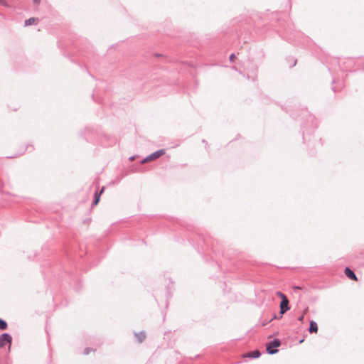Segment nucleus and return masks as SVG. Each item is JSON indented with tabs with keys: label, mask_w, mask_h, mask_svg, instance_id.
Here are the masks:
<instances>
[{
	"label": "nucleus",
	"mask_w": 364,
	"mask_h": 364,
	"mask_svg": "<svg viewBox=\"0 0 364 364\" xmlns=\"http://www.w3.org/2000/svg\"><path fill=\"white\" fill-rule=\"evenodd\" d=\"M277 295L282 299V301L279 305L280 314H284L290 309L289 305V301L287 297L283 293L278 291L277 293Z\"/></svg>",
	"instance_id": "nucleus-1"
},
{
	"label": "nucleus",
	"mask_w": 364,
	"mask_h": 364,
	"mask_svg": "<svg viewBox=\"0 0 364 364\" xmlns=\"http://www.w3.org/2000/svg\"><path fill=\"white\" fill-rule=\"evenodd\" d=\"M165 152L166 151L164 149L158 150V151H155L154 153L151 154V155H149V156H147L146 158H145L142 161V164L155 160V159L159 158L160 156H161L162 155H164L165 154Z\"/></svg>",
	"instance_id": "nucleus-2"
},
{
	"label": "nucleus",
	"mask_w": 364,
	"mask_h": 364,
	"mask_svg": "<svg viewBox=\"0 0 364 364\" xmlns=\"http://www.w3.org/2000/svg\"><path fill=\"white\" fill-rule=\"evenodd\" d=\"M281 343L279 340L276 339L273 342L269 343L267 345V350L269 354H274L277 352V350L272 349L277 348L280 346Z\"/></svg>",
	"instance_id": "nucleus-3"
},
{
	"label": "nucleus",
	"mask_w": 364,
	"mask_h": 364,
	"mask_svg": "<svg viewBox=\"0 0 364 364\" xmlns=\"http://www.w3.org/2000/svg\"><path fill=\"white\" fill-rule=\"evenodd\" d=\"M6 343H11V336L8 333H4L0 336V348H4Z\"/></svg>",
	"instance_id": "nucleus-4"
},
{
	"label": "nucleus",
	"mask_w": 364,
	"mask_h": 364,
	"mask_svg": "<svg viewBox=\"0 0 364 364\" xmlns=\"http://www.w3.org/2000/svg\"><path fill=\"white\" fill-rule=\"evenodd\" d=\"M261 353L259 350H256L254 351L249 352L242 355L243 358H257L260 356Z\"/></svg>",
	"instance_id": "nucleus-5"
},
{
	"label": "nucleus",
	"mask_w": 364,
	"mask_h": 364,
	"mask_svg": "<svg viewBox=\"0 0 364 364\" xmlns=\"http://www.w3.org/2000/svg\"><path fill=\"white\" fill-rule=\"evenodd\" d=\"M345 274H346V277H348L349 279H353L354 281L358 280L356 275L348 267H346L345 269Z\"/></svg>",
	"instance_id": "nucleus-6"
},
{
	"label": "nucleus",
	"mask_w": 364,
	"mask_h": 364,
	"mask_svg": "<svg viewBox=\"0 0 364 364\" xmlns=\"http://www.w3.org/2000/svg\"><path fill=\"white\" fill-rule=\"evenodd\" d=\"M309 333H316L318 332V326L316 324V322L311 321L310 322V326H309Z\"/></svg>",
	"instance_id": "nucleus-7"
},
{
	"label": "nucleus",
	"mask_w": 364,
	"mask_h": 364,
	"mask_svg": "<svg viewBox=\"0 0 364 364\" xmlns=\"http://www.w3.org/2000/svg\"><path fill=\"white\" fill-rule=\"evenodd\" d=\"M37 22H38V18L32 17L25 21V26H28L36 23Z\"/></svg>",
	"instance_id": "nucleus-8"
},
{
	"label": "nucleus",
	"mask_w": 364,
	"mask_h": 364,
	"mask_svg": "<svg viewBox=\"0 0 364 364\" xmlns=\"http://www.w3.org/2000/svg\"><path fill=\"white\" fill-rule=\"evenodd\" d=\"M104 191H105V188L102 187L101 191H100V192L99 193H95V202H94L95 205H97L99 203L100 195H101V193H102L104 192Z\"/></svg>",
	"instance_id": "nucleus-9"
},
{
	"label": "nucleus",
	"mask_w": 364,
	"mask_h": 364,
	"mask_svg": "<svg viewBox=\"0 0 364 364\" xmlns=\"http://www.w3.org/2000/svg\"><path fill=\"white\" fill-rule=\"evenodd\" d=\"M8 327L7 323L3 319L0 318V330H6Z\"/></svg>",
	"instance_id": "nucleus-10"
},
{
	"label": "nucleus",
	"mask_w": 364,
	"mask_h": 364,
	"mask_svg": "<svg viewBox=\"0 0 364 364\" xmlns=\"http://www.w3.org/2000/svg\"><path fill=\"white\" fill-rule=\"evenodd\" d=\"M0 4L4 6H9V4H8L6 0H0Z\"/></svg>",
	"instance_id": "nucleus-11"
},
{
	"label": "nucleus",
	"mask_w": 364,
	"mask_h": 364,
	"mask_svg": "<svg viewBox=\"0 0 364 364\" xmlns=\"http://www.w3.org/2000/svg\"><path fill=\"white\" fill-rule=\"evenodd\" d=\"M235 59H236V56H235V54H231V55H230V60L231 62H234Z\"/></svg>",
	"instance_id": "nucleus-12"
},
{
	"label": "nucleus",
	"mask_w": 364,
	"mask_h": 364,
	"mask_svg": "<svg viewBox=\"0 0 364 364\" xmlns=\"http://www.w3.org/2000/svg\"><path fill=\"white\" fill-rule=\"evenodd\" d=\"M33 1L37 6H38L41 3V0H33Z\"/></svg>",
	"instance_id": "nucleus-13"
},
{
	"label": "nucleus",
	"mask_w": 364,
	"mask_h": 364,
	"mask_svg": "<svg viewBox=\"0 0 364 364\" xmlns=\"http://www.w3.org/2000/svg\"><path fill=\"white\" fill-rule=\"evenodd\" d=\"M304 320V314H302L299 318V321H302Z\"/></svg>",
	"instance_id": "nucleus-14"
}]
</instances>
